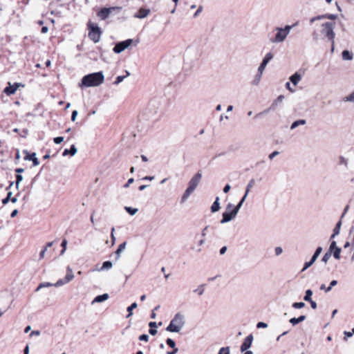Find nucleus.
I'll return each mask as SVG.
<instances>
[{"instance_id":"a211bd4d","label":"nucleus","mask_w":354,"mask_h":354,"mask_svg":"<svg viewBox=\"0 0 354 354\" xmlns=\"http://www.w3.org/2000/svg\"><path fill=\"white\" fill-rule=\"evenodd\" d=\"M109 298V295L107 293H104L100 295H98L94 298V299L92 301V304L94 303H101L104 301H106Z\"/></svg>"},{"instance_id":"9b49d317","label":"nucleus","mask_w":354,"mask_h":354,"mask_svg":"<svg viewBox=\"0 0 354 354\" xmlns=\"http://www.w3.org/2000/svg\"><path fill=\"white\" fill-rule=\"evenodd\" d=\"M21 86H22V84L20 83H15L12 84L9 82L8 86L4 88L3 93H5L8 95H12L17 91V89Z\"/></svg>"},{"instance_id":"dca6fc26","label":"nucleus","mask_w":354,"mask_h":354,"mask_svg":"<svg viewBox=\"0 0 354 354\" xmlns=\"http://www.w3.org/2000/svg\"><path fill=\"white\" fill-rule=\"evenodd\" d=\"M150 13L149 9L140 8L138 12L134 15L136 18L144 19Z\"/></svg>"},{"instance_id":"37998d69","label":"nucleus","mask_w":354,"mask_h":354,"mask_svg":"<svg viewBox=\"0 0 354 354\" xmlns=\"http://www.w3.org/2000/svg\"><path fill=\"white\" fill-rule=\"evenodd\" d=\"M330 258V252H326L324 254V255L323 256V257L322 259V261L324 263H326Z\"/></svg>"},{"instance_id":"423d86ee","label":"nucleus","mask_w":354,"mask_h":354,"mask_svg":"<svg viewBox=\"0 0 354 354\" xmlns=\"http://www.w3.org/2000/svg\"><path fill=\"white\" fill-rule=\"evenodd\" d=\"M88 29V37L94 42L97 43L101 37L102 31L99 26L91 21L87 24Z\"/></svg>"},{"instance_id":"a18cd8bd","label":"nucleus","mask_w":354,"mask_h":354,"mask_svg":"<svg viewBox=\"0 0 354 354\" xmlns=\"http://www.w3.org/2000/svg\"><path fill=\"white\" fill-rule=\"evenodd\" d=\"M218 353L221 354H230L229 347H223L219 350Z\"/></svg>"},{"instance_id":"2f4dec72","label":"nucleus","mask_w":354,"mask_h":354,"mask_svg":"<svg viewBox=\"0 0 354 354\" xmlns=\"http://www.w3.org/2000/svg\"><path fill=\"white\" fill-rule=\"evenodd\" d=\"M339 163L340 165H344L346 168L348 167V160L344 156H340L339 157Z\"/></svg>"},{"instance_id":"4be33fe9","label":"nucleus","mask_w":354,"mask_h":354,"mask_svg":"<svg viewBox=\"0 0 354 354\" xmlns=\"http://www.w3.org/2000/svg\"><path fill=\"white\" fill-rule=\"evenodd\" d=\"M306 317L305 315H301L299 317H293L291 318L289 322L290 324H292L293 326L304 322L306 319Z\"/></svg>"},{"instance_id":"a878e982","label":"nucleus","mask_w":354,"mask_h":354,"mask_svg":"<svg viewBox=\"0 0 354 354\" xmlns=\"http://www.w3.org/2000/svg\"><path fill=\"white\" fill-rule=\"evenodd\" d=\"M306 120L301 119V120H296L292 123V124L290 126V129H292V130L295 129L299 125H304V124H306Z\"/></svg>"},{"instance_id":"2eb2a0df","label":"nucleus","mask_w":354,"mask_h":354,"mask_svg":"<svg viewBox=\"0 0 354 354\" xmlns=\"http://www.w3.org/2000/svg\"><path fill=\"white\" fill-rule=\"evenodd\" d=\"M114 9V8H102L97 12V16L102 19L104 20L111 14V11Z\"/></svg>"},{"instance_id":"69168bd1","label":"nucleus","mask_w":354,"mask_h":354,"mask_svg":"<svg viewBox=\"0 0 354 354\" xmlns=\"http://www.w3.org/2000/svg\"><path fill=\"white\" fill-rule=\"evenodd\" d=\"M286 88L287 89H288L291 93L295 92V89H293V88H292L290 87V82H286Z\"/></svg>"},{"instance_id":"72a5a7b5","label":"nucleus","mask_w":354,"mask_h":354,"mask_svg":"<svg viewBox=\"0 0 354 354\" xmlns=\"http://www.w3.org/2000/svg\"><path fill=\"white\" fill-rule=\"evenodd\" d=\"M312 295H313V291L311 290L308 289L306 291L304 299L306 301H310L312 300V299H311Z\"/></svg>"},{"instance_id":"4c0bfd02","label":"nucleus","mask_w":354,"mask_h":354,"mask_svg":"<svg viewBox=\"0 0 354 354\" xmlns=\"http://www.w3.org/2000/svg\"><path fill=\"white\" fill-rule=\"evenodd\" d=\"M333 257L336 259H340V253H341V248H336L335 250H333Z\"/></svg>"},{"instance_id":"13d9d810","label":"nucleus","mask_w":354,"mask_h":354,"mask_svg":"<svg viewBox=\"0 0 354 354\" xmlns=\"http://www.w3.org/2000/svg\"><path fill=\"white\" fill-rule=\"evenodd\" d=\"M279 153V151H273L272 153H271L270 155H269V158L270 160L273 159L276 156H277L278 154Z\"/></svg>"},{"instance_id":"864d4df0","label":"nucleus","mask_w":354,"mask_h":354,"mask_svg":"<svg viewBox=\"0 0 354 354\" xmlns=\"http://www.w3.org/2000/svg\"><path fill=\"white\" fill-rule=\"evenodd\" d=\"M54 142L57 145L60 144L64 140V137L59 136L53 139Z\"/></svg>"},{"instance_id":"1a4fd4ad","label":"nucleus","mask_w":354,"mask_h":354,"mask_svg":"<svg viewBox=\"0 0 354 354\" xmlns=\"http://www.w3.org/2000/svg\"><path fill=\"white\" fill-rule=\"evenodd\" d=\"M133 42L131 39H128L124 41L118 42L114 46L113 50L115 53H120L127 49Z\"/></svg>"},{"instance_id":"ddd939ff","label":"nucleus","mask_w":354,"mask_h":354,"mask_svg":"<svg viewBox=\"0 0 354 354\" xmlns=\"http://www.w3.org/2000/svg\"><path fill=\"white\" fill-rule=\"evenodd\" d=\"M254 180H251L249 183L248 184L247 187H246V190H245V192L243 195V196L242 197V198L241 199V201H239V203L236 205L237 207H239V208L241 209V207H242L244 201H245L250 191V189L253 187L254 185Z\"/></svg>"},{"instance_id":"a19ab883","label":"nucleus","mask_w":354,"mask_h":354,"mask_svg":"<svg viewBox=\"0 0 354 354\" xmlns=\"http://www.w3.org/2000/svg\"><path fill=\"white\" fill-rule=\"evenodd\" d=\"M205 289L203 286H200L196 289L194 290V292L197 293L198 295H202L204 293Z\"/></svg>"},{"instance_id":"c9c22d12","label":"nucleus","mask_w":354,"mask_h":354,"mask_svg":"<svg viewBox=\"0 0 354 354\" xmlns=\"http://www.w3.org/2000/svg\"><path fill=\"white\" fill-rule=\"evenodd\" d=\"M205 238H202L198 243V248L196 249L194 247H192V249L196 250L198 252H200L201 251V246L203 245L205 243Z\"/></svg>"},{"instance_id":"393cba45","label":"nucleus","mask_w":354,"mask_h":354,"mask_svg":"<svg viewBox=\"0 0 354 354\" xmlns=\"http://www.w3.org/2000/svg\"><path fill=\"white\" fill-rule=\"evenodd\" d=\"M112 266H113V264H112L111 261H104L102 264V266L100 268L97 269V270L99 272H101L103 270H108L111 269L112 268Z\"/></svg>"},{"instance_id":"f03ea898","label":"nucleus","mask_w":354,"mask_h":354,"mask_svg":"<svg viewBox=\"0 0 354 354\" xmlns=\"http://www.w3.org/2000/svg\"><path fill=\"white\" fill-rule=\"evenodd\" d=\"M202 178V174L201 172H198L189 181L188 183V187L185 189L183 195L181 198V203H185L188 198L190 196V195L194 192V191L196 189L198 184L200 183V181Z\"/></svg>"},{"instance_id":"052dcab7","label":"nucleus","mask_w":354,"mask_h":354,"mask_svg":"<svg viewBox=\"0 0 354 354\" xmlns=\"http://www.w3.org/2000/svg\"><path fill=\"white\" fill-rule=\"evenodd\" d=\"M47 250V248H44L41 252H40V254H39V258L40 259H43L44 257V255H45V253Z\"/></svg>"},{"instance_id":"bf43d9fd","label":"nucleus","mask_w":354,"mask_h":354,"mask_svg":"<svg viewBox=\"0 0 354 354\" xmlns=\"http://www.w3.org/2000/svg\"><path fill=\"white\" fill-rule=\"evenodd\" d=\"M354 334V328L352 329V332L345 331L344 335L347 337H351Z\"/></svg>"},{"instance_id":"aec40b11","label":"nucleus","mask_w":354,"mask_h":354,"mask_svg":"<svg viewBox=\"0 0 354 354\" xmlns=\"http://www.w3.org/2000/svg\"><path fill=\"white\" fill-rule=\"evenodd\" d=\"M337 284V280H333L330 283L329 287H326L325 284H322L320 286V290H324L326 292H328L331 290L332 288Z\"/></svg>"},{"instance_id":"6e6d98bb","label":"nucleus","mask_w":354,"mask_h":354,"mask_svg":"<svg viewBox=\"0 0 354 354\" xmlns=\"http://www.w3.org/2000/svg\"><path fill=\"white\" fill-rule=\"evenodd\" d=\"M139 339H140V341L148 342V340H149V336H148L147 335H145V334L141 335H140V337H139Z\"/></svg>"},{"instance_id":"5701e85b","label":"nucleus","mask_w":354,"mask_h":354,"mask_svg":"<svg viewBox=\"0 0 354 354\" xmlns=\"http://www.w3.org/2000/svg\"><path fill=\"white\" fill-rule=\"evenodd\" d=\"M219 197L217 196L214 201V202L213 203V204L212 205V207H211V211L212 212L214 213V212H216L219 210L220 209V203H219Z\"/></svg>"},{"instance_id":"774afa93","label":"nucleus","mask_w":354,"mask_h":354,"mask_svg":"<svg viewBox=\"0 0 354 354\" xmlns=\"http://www.w3.org/2000/svg\"><path fill=\"white\" fill-rule=\"evenodd\" d=\"M309 302L310 304V306H311L312 308H313V309L317 308V303L315 301H314L313 300H311Z\"/></svg>"},{"instance_id":"3c124183","label":"nucleus","mask_w":354,"mask_h":354,"mask_svg":"<svg viewBox=\"0 0 354 354\" xmlns=\"http://www.w3.org/2000/svg\"><path fill=\"white\" fill-rule=\"evenodd\" d=\"M336 248H338L337 246V243H336V241H333L331 243H330V248H329V252H331L333 250H335Z\"/></svg>"},{"instance_id":"338daca9","label":"nucleus","mask_w":354,"mask_h":354,"mask_svg":"<svg viewBox=\"0 0 354 354\" xmlns=\"http://www.w3.org/2000/svg\"><path fill=\"white\" fill-rule=\"evenodd\" d=\"M149 326L151 328H156L157 327V323L155 322H151L149 324Z\"/></svg>"},{"instance_id":"4d7b16f0","label":"nucleus","mask_w":354,"mask_h":354,"mask_svg":"<svg viewBox=\"0 0 354 354\" xmlns=\"http://www.w3.org/2000/svg\"><path fill=\"white\" fill-rule=\"evenodd\" d=\"M78 114V112L76 110H74L73 112H72V115H71V120L73 122H74L77 118V115Z\"/></svg>"},{"instance_id":"6ab92c4d","label":"nucleus","mask_w":354,"mask_h":354,"mask_svg":"<svg viewBox=\"0 0 354 354\" xmlns=\"http://www.w3.org/2000/svg\"><path fill=\"white\" fill-rule=\"evenodd\" d=\"M301 80V75L298 73H295L292 75L290 77V82L295 85L297 86V84L299 82V81Z\"/></svg>"},{"instance_id":"c756f323","label":"nucleus","mask_w":354,"mask_h":354,"mask_svg":"<svg viewBox=\"0 0 354 354\" xmlns=\"http://www.w3.org/2000/svg\"><path fill=\"white\" fill-rule=\"evenodd\" d=\"M126 73H127V75L125 76H121V75L118 76L114 82V84H116V85L119 84L120 82H122L124 80V78L130 75V73L129 71H127Z\"/></svg>"},{"instance_id":"c85d7f7f","label":"nucleus","mask_w":354,"mask_h":354,"mask_svg":"<svg viewBox=\"0 0 354 354\" xmlns=\"http://www.w3.org/2000/svg\"><path fill=\"white\" fill-rule=\"evenodd\" d=\"M343 101L344 102H353L354 103V91L351 93L349 95H348L347 96H345L343 98Z\"/></svg>"},{"instance_id":"7c9ffc66","label":"nucleus","mask_w":354,"mask_h":354,"mask_svg":"<svg viewBox=\"0 0 354 354\" xmlns=\"http://www.w3.org/2000/svg\"><path fill=\"white\" fill-rule=\"evenodd\" d=\"M273 58L272 53H268L263 59L262 63L268 64L269 62Z\"/></svg>"},{"instance_id":"bb28decb","label":"nucleus","mask_w":354,"mask_h":354,"mask_svg":"<svg viewBox=\"0 0 354 354\" xmlns=\"http://www.w3.org/2000/svg\"><path fill=\"white\" fill-rule=\"evenodd\" d=\"M342 59L344 60H349L350 61V60H352L353 58V54L347 50H345L342 52Z\"/></svg>"},{"instance_id":"9d476101","label":"nucleus","mask_w":354,"mask_h":354,"mask_svg":"<svg viewBox=\"0 0 354 354\" xmlns=\"http://www.w3.org/2000/svg\"><path fill=\"white\" fill-rule=\"evenodd\" d=\"M322 251V247H318L316 249L314 254L311 257V259L309 261H307V262H306L304 263V268L301 270L302 272H304L306 270H307L308 268H310L316 261V260L317 259L318 257L321 254Z\"/></svg>"},{"instance_id":"09e8293b","label":"nucleus","mask_w":354,"mask_h":354,"mask_svg":"<svg viewBox=\"0 0 354 354\" xmlns=\"http://www.w3.org/2000/svg\"><path fill=\"white\" fill-rule=\"evenodd\" d=\"M283 99H284V96H283V95H279V96L277 98V100L274 101V102L273 103V104H272V106H275V105H277V104H278V103L281 102L283 100Z\"/></svg>"},{"instance_id":"7ed1b4c3","label":"nucleus","mask_w":354,"mask_h":354,"mask_svg":"<svg viewBox=\"0 0 354 354\" xmlns=\"http://www.w3.org/2000/svg\"><path fill=\"white\" fill-rule=\"evenodd\" d=\"M295 26L296 24L292 26L286 25L284 28L277 27L274 29L276 34L273 37L270 38V41L272 44H278L284 41L290 34L292 28Z\"/></svg>"},{"instance_id":"e2e57ef3","label":"nucleus","mask_w":354,"mask_h":354,"mask_svg":"<svg viewBox=\"0 0 354 354\" xmlns=\"http://www.w3.org/2000/svg\"><path fill=\"white\" fill-rule=\"evenodd\" d=\"M209 226L207 225L204 227V229L203 230L202 232H201V236L203 238H205V236H206V231L207 230Z\"/></svg>"},{"instance_id":"412c9836","label":"nucleus","mask_w":354,"mask_h":354,"mask_svg":"<svg viewBox=\"0 0 354 354\" xmlns=\"http://www.w3.org/2000/svg\"><path fill=\"white\" fill-rule=\"evenodd\" d=\"M127 246V242H123L120 244L118 248L115 251L116 259H119L120 257L121 253L125 250Z\"/></svg>"},{"instance_id":"0eeeda50","label":"nucleus","mask_w":354,"mask_h":354,"mask_svg":"<svg viewBox=\"0 0 354 354\" xmlns=\"http://www.w3.org/2000/svg\"><path fill=\"white\" fill-rule=\"evenodd\" d=\"M75 276L70 266L66 268V275L64 279H59L55 284V287H60L65 284H67L74 279Z\"/></svg>"},{"instance_id":"58836bf2","label":"nucleus","mask_w":354,"mask_h":354,"mask_svg":"<svg viewBox=\"0 0 354 354\" xmlns=\"http://www.w3.org/2000/svg\"><path fill=\"white\" fill-rule=\"evenodd\" d=\"M54 286V284L48 283V282L41 283L39 285V286L37 287L36 290L38 291L39 289H41L42 288H47V287H50V286Z\"/></svg>"},{"instance_id":"ea45409f","label":"nucleus","mask_w":354,"mask_h":354,"mask_svg":"<svg viewBox=\"0 0 354 354\" xmlns=\"http://www.w3.org/2000/svg\"><path fill=\"white\" fill-rule=\"evenodd\" d=\"M292 308L295 309L302 308L305 306V304L304 302H295L292 304Z\"/></svg>"},{"instance_id":"0e129e2a","label":"nucleus","mask_w":354,"mask_h":354,"mask_svg":"<svg viewBox=\"0 0 354 354\" xmlns=\"http://www.w3.org/2000/svg\"><path fill=\"white\" fill-rule=\"evenodd\" d=\"M230 189H231V186L229 184H227L223 188V192L227 193Z\"/></svg>"},{"instance_id":"5fc2aeb1","label":"nucleus","mask_w":354,"mask_h":354,"mask_svg":"<svg viewBox=\"0 0 354 354\" xmlns=\"http://www.w3.org/2000/svg\"><path fill=\"white\" fill-rule=\"evenodd\" d=\"M320 35L317 32V31H314L313 32V38L315 41H318L320 38Z\"/></svg>"},{"instance_id":"4468645a","label":"nucleus","mask_w":354,"mask_h":354,"mask_svg":"<svg viewBox=\"0 0 354 354\" xmlns=\"http://www.w3.org/2000/svg\"><path fill=\"white\" fill-rule=\"evenodd\" d=\"M337 18V15H335V14H326V15H319V16H317V17L311 18L310 20V22L312 24V23H314L317 20H321V19H331V20H335Z\"/></svg>"},{"instance_id":"de8ad7c7","label":"nucleus","mask_w":354,"mask_h":354,"mask_svg":"<svg viewBox=\"0 0 354 354\" xmlns=\"http://www.w3.org/2000/svg\"><path fill=\"white\" fill-rule=\"evenodd\" d=\"M12 194V193L11 192H9L8 193L6 198L3 199L2 202L3 204H6L8 203V201L11 199Z\"/></svg>"},{"instance_id":"6e6552de","label":"nucleus","mask_w":354,"mask_h":354,"mask_svg":"<svg viewBox=\"0 0 354 354\" xmlns=\"http://www.w3.org/2000/svg\"><path fill=\"white\" fill-rule=\"evenodd\" d=\"M240 208L236 206L230 212H223V218L221 221V224H224L225 223L230 222L233 218H234L237 214L239 213Z\"/></svg>"},{"instance_id":"680f3d73","label":"nucleus","mask_w":354,"mask_h":354,"mask_svg":"<svg viewBox=\"0 0 354 354\" xmlns=\"http://www.w3.org/2000/svg\"><path fill=\"white\" fill-rule=\"evenodd\" d=\"M134 181L133 178H131L128 180L127 183L124 185L125 188H127L130 184H131Z\"/></svg>"},{"instance_id":"49530a36","label":"nucleus","mask_w":354,"mask_h":354,"mask_svg":"<svg viewBox=\"0 0 354 354\" xmlns=\"http://www.w3.org/2000/svg\"><path fill=\"white\" fill-rule=\"evenodd\" d=\"M22 180H23V176L21 174H17L16 176V187H17V188L19 187V185L21 183V181H22Z\"/></svg>"},{"instance_id":"473e14b6","label":"nucleus","mask_w":354,"mask_h":354,"mask_svg":"<svg viewBox=\"0 0 354 354\" xmlns=\"http://www.w3.org/2000/svg\"><path fill=\"white\" fill-rule=\"evenodd\" d=\"M262 75L263 74L259 73L257 72V73L256 74V75L254 77V80H252V84L253 85H258L259 84V82L261 81V79Z\"/></svg>"},{"instance_id":"603ef678","label":"nucleus","mask_w":354,"mask_h":354,"mask_svg":"<svg viewBox=\"0 0 354 354\" xmlns=\"http://www.w3.org/2000/svg\"><path fill=\"white\" fill-rule=\"evenodd\" d=\"M268 327V324L266 323H264V322H258L257 324V328H266Z\"/></svg>"},{"instance_id":"cd10ccee","label":"nucleus","mask_w":354,"mask_h":354,"mask_svg":"<svg viewBox=\"0 0 354 354\" xmlns=\"http://www.w3.org/2000/svg\"><path fill=\"white\" fill-rule=\"evenodd\" d=\"M138 306L137 305V303L134 302L133 303L131 306H129V307H127V311H128V315H127V318H129L132 315H133V313H132V310L135 308H136Z\"/></svg>"},{"instance_id":"20e7f679","label":"nucleus","mask_w":354,"mask_h":354,"mask_svg":"<svg viewBox=\"0 0 354 354\" xmlns=\"http://www.w3.org/2000/svg\"><path fill=\"white\" fill-rule=\"evenodd\" d=\"M185 316L183 314L180 313H176L166 328V330L171 333H178L185 325Z\"/></svg>"},{"instance_id":"79ce46f5","label":"nucleus","mask_w":354,"mask_h":354,"mask_svg":"<svg viewBox=\"0 0 354 354\" xmlns=\"http://www.w3.org/2000/svg\"><path fill=\"white\" fill-rule=\"evenodd\" d=\"M166 343L169 347L172 348H176V343L172 339L168 338L166 340Z\"/></svg>"},{"instance_id":"8fccbe9b","label":"nucleus","mask_w":354,"mask_h":354,"mask_svg":"<svg viewBox=\"0 0 354 354\" xmlns=\"http://www.w3.org/2000/svg\"><path fill=\"white\" fill-rule=\"evenodd\" d=\"M283 248L281 247H276L274 249V252L277 256H279L283 253Z\"/></svg>"},{"instance_id":"39448f33","label":"nucleus","mask_w":354,"mask_h":354,"mask_svg":"<svg viewBox=\"0 0 354 354\" xmlns=\"http://www.w3.org/2000/svg\"><path fill=\"white\" fill-rule=\"evenodd\" d=\"M335 27V22L327 21L323 23L321 25V35H322L325 38H327L331 42L334 43V39L335 37V33L334 32Z\"/></svg>"},{"instance_id":"c03bdc74","label":"nucleus","mask_w":354,"mask_h":354,"mask_svg":"<svg viewBox=\"0 0 354 354\" xmlns=\"http://www.w3.org/2000/svg\"><path fill=\"white\" fill-rule=\"evenodd\" d=\"M267 64H263V63H261V64L259 65V68H258V73H261L263 74L264 71H265V68L266 67Z\"/></svg>"},{"instance_id":"f8f14e48","label":"nucleus","mask_w":354,"mask_h":354,"mask_svg":"<svg viewBox=\"0 0 354 354\" xmlns=\"http://www.w3.org/2000/svg\"><path fill=\"white\" fill-rule=\"evenodd\" d=\"M252 341H253L252 335L250 334V335H248L245 338L244 342H243V344L241 346V351L244 352L246 350H248V348H250L252 345Z\"/></svg>"},{"instance_id":"f257e3e1","label":"nucleus","mask_w":354,"mask_h":354,"mask_svg":"<svg viewBox=\"0 0 354 354\" xmlns=\"http://www.w3.org/2000/svg\"><path fill=\"white\" fill-rule=\"evenodd\" d=\"M104 76L102 72H97L93 73H90L86 75H84L82 79L81 84H80V87L86 86V87H93L97 86L102 84L104 82Z\"/></svg>"},{"instance_id":"b1692460","label":"nucleus","mask_w":354,"mask_h":354,"mask_svg":"<svg viewBox=\"0 0 354 354\" xmlns=\"http://www.w3.org/2000/svg\"><path fill=\"white\" fill-rule=\"evenodd\" d=\"M26 160H32L34 166H37L39 164L38 159L36 157V153L28 154L26 157Z\"/></svg>"},{"instance_id":"e433bc0d","label":"nucleus","mask_w":354,"mask_h":354,"mask_svg":"<svg viewBox=\"0 0 354 354\" xmlns=\"http://www.w3.org/2000/svg\"><path fill=\"white\" fill-rule=\"evenodd\" d=\"M341 226H342V220L340 219V221H339L334 230H333V232H335V234H339V232H340V229H341Z\"/></svg>"},{"instance_id":"f704fd0d","label":"nucleus","mask_w":354,"mask_h":354,"mask_svg":"<svg viewBox=\"0 0 354 354\" xmlns=\"http://www.w3.org/2000/svg\"><path fill=\"white\" fill-rule=\"evenodd\" d=\"M124 209L131 216L135 215L138 211L137 208H132L131 207H125Z\"/></svg>"},{"instance_id":"f3484780","label":"nucleus","mask_w":354,"mask_h":354,"mask_svg":"<svg viewBox=\"0 0 354 354\" xmlns=\"http://www.w3.org/2000/svg\"><path fill=\"white\" fill-rule=\"evenodd\" d=\"M77 149L76 147L74 145H71L70 149H64V151L62 153V156H66L68 154H70L71 156H73L77 153Z\"/></svg>"}]
</instances>
